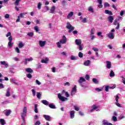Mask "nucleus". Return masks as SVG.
Masks as SVG:
<instances>
[{
    "label": "nucleus",
    "mask_w": 125,
    "mask_h": 125,
    "mask_svg": "<svg viewBox=\"0 0 125 125\" xmlns=\"http://www.w3.org/2000/svg\"><path fill=\"white\" fill-rule=\"evenodd\" d=\"M0 122L1 123V125H5V121H4V119H0Z\"/></svg>",
    "instance_id": "44"
},
{
    "label": "nucleus",
    "mask_w": 125,
    "mask_h": 125,
    "mask_svg": "<svg viewBox=\"0 0 125 125\" xmlns=\"http://www.w3.org/2000/svg\"><path fill=\"white\" fill-rule=\"evenodd\" d=\"M6 37L7 38H8V37H11V32H9L6 35Z\"/></svg>",
    "instance_id": "61"
},
{
    "label": "nucleus",
    "mask_w": 125,
    "mask_h": 125,
    "mask_svg": "<svg viewBox=\"0 0 125 125\" xmlns=\"http://www.w3.org/2000/svg\"><path fill=\"white\" fill-rule=\"evenodd\" d=\"M26 114H27V107L24 106L23 109V112L21 114V119L23 121L25 120V116H26Z\"/></svg>",
    "instance_id": "5"
},
{
    "label": "nucleus",
    "mask_w": 125,
    "mask_h": 125,
    "mask_svg": "<svg viewBox=\"0 0 125 125\" xmlns=\"http://www.w3.org/2000/svg\"><path fill=\"white\" fill-rule=\"evenodd\" d=\"M27 60V62H30L31 61H33V58L31 57L30 58H26Z\"/></svg>",
    "instance_id": "58"
},
{
    "label": "nucleus",
    "mask_w": 125,
    "mask_h": 125,
    "mask_svg": "<svg viewBox=\"0 0 125 125\" xmlns=\"http://www.w3.org/2000/svg\"><path fill=\"white\" fill-rule=\"evenodd\" d=\"M115 104L117 105L118 107H120V108H122V106H121V104L119 103V102H115Z\"/></svg>",
    "instance_id": "60"
},
{
    "label": "nucleus",
    "mask_w": 125,
    "mask_h": 125,
    "mask_svg": "<svg viewBox=\"0 0 125 125\" xmlns=\"http://www.w3.org/2000/svg\"><path fill=\"white\" fill-rule=\"evenodd\" d=\"M66 28L69 30V33H72V32L75 30V27L72 26L71 23H70L69 22H67L66 23Z\"/></svg>",
    "instance_id": "2"
},
{
    "label": "nucleus",
    "mask_w": 125,
    "mask_h": 125,
    "mask_svg": "<svg viewBox=\"0 0 125 125\" xmlns=\"http://www.w3.org/2000/svg\"><path fill=\"white\" fill-rule=\"evenodd\" d=\"M118 21H120V20H118L116 19L113 22L114 25H115V26L117 25V27H116V29L117 30H119V29H120V23L118 22Z\"/></svg>",
    "instance_id": "7"
},
{
    "label": "nucleus",
    "mask_w": 125,
    "mask_h": 125,
    "mask_svg": "<svg viewBox=\"0 0 125 125\" xmlns=\"http://www.w3.org/2000/svg\"><path fill=\"white\" fill-rule=\"evenodd\" d=\"M103 125H113L112 123L108 122L107 120H103Z\"/></svg>",
    "instance_id": "17"
},
{
    "label": "nucleus",
    "mask_w": 125,
    "mask_h": 125,
    "mask_svg": "<svg viewBox=\"0 0 125 125\" xmlns=\"http://www.w3.org/2000/svg\"><path fill=\"white\" fill-rule=\"evenodd\" d=\"M24 45L25 44L22 42H20L18 44L19 48H22Z\"/></svg>",
    "instance_id": "21"
},
{
    "label": "nucleus",
    "mask_w": 125,
    "mask_h": 125,
    "mask_svg": "<svg viewBox=\"0 0 125 125\" xmlns=\"http://www.w3.org/2000/svg\"><path fill=\"white\" fill-rule=\"evenodd\" d=\"M75 43L77 45H80L82 44V40L81 39H76Z\"/></svg>",
    "instance_id": "16"
},
{
    "label": "nucleus",
    "mask_w": 125,
    "mask_h": 125,
    "mask_svg": "<svg viewBox=\"0 0 125 125\" xmlns=\"http://www.w3.org/2000/svg\"><path fill=\"white\" fill-rule=\"evenodd\" d=\"M90 38H91V40L92 41H93V40H94V39H95V36L93 35H90Z\"/></svg>",
    "instance_id": "59"
},
{
    "label": "nucleus",
    "mask_w": 125,
    "mask_h": 125,
    "mask_svg": "<svg viewBox=\"0 0 125 125\" xmlns=\"http://www.w3.org/2000/svg\"><path fill=\"white\" fill-rule=\"evenodd\" d=\"M109 6H110V4L108 2H105L104 3V8L109 7Z\"/></svg>",
    "instance_id": "49"
},
{
    "label": "nucleus",
    "mask_w": 125,
    "mask_h": 125,
    "mask_svg": "<svg viewBox=\"0 0 125 125\" xmlns=\"http://www.w3.org/2000/svg\"><path fill=\"white\" fill-rule=\"evenodd\" d=\"M98 2L99 3V5H98V7L99 8H102L103 7V5H102V0H97Z\"/></svg>",
    "instance_id": "19"
},
{
    "label": "nucleus",
    "mask_w": 125,
    "mask_h": 125,
    "mask_svg": "<svg viewBox=\"0 0 125 125\" xmlns=\"http://www.w3.org/2000/svg\"><path fill=\"white\" fill-rule=\"evenodd\" d=\"M85 79H86L87 81L89 80V75L88 74L85 75Z\"/></svg>",
    "instance_id": "63"
},
{
    "label": "nucleus",
    "mask_w": 125,
    "mask_h": 125,
    "mask_svg": "<svg viewBox=\"0 0 125 125\" xmlns=\"http://www.w3.org/2000/svg\"><path fill=\"white\" fill-rule=\"evenodd\" d=\"M8 40V46H9V47H12L13 46V43L11 42H12V37H9Z\"/></svg>",
    "instance_id": "8"
},
{
    "label": "nucleus",
    "mask_w": 125,
    "mask_h": 125,
    "mask_svg": "<svg viewBox=\"0 0 125 125\" xmlns=\"http://www.w3.org/2000/svg\"><path fill=\"white\" fill-rule=\"evenodd\" d=\"M78 46H79V50L81 51V50H83V45L81 44L80 45H79Z\"/></svg>",
    "instance_id": "40"
},
{
    "label": "nucleus",
    "mask_w": 125,
    "mask_h": 125,
    "mask_svg": "<svg viewBox=\"0 0 125 125\" xmlns=\"http://www.w3.org/2000/svg\"><path fill=\"white\" fill-rule=\"evenodd\" d=\"M21 1V0H16V1H15L14 4L15 5H19V2H20Z\"/></svg>",
    "instance_id": "38"
},
{
    "label": "nucleus",
    "mask_w": 125,
    "mask_h": 125,
    "mask_svg": "<svg viewBox=\"0 0 125 125\" xmlns=\"http://www.w3.org/2000/svg\"><path fill=\"white\" fill-rule=\"evenodd\" d=\"M119 99H120V97H119V95H116L115 98V101L116 102H119Z\"/></svg>",
    "instance_id": "53"
},
{
    "label": "nucleus",
    "mask_w": 125,
    "mask_h": 125,
    "mask_svg": "<svg viewBox=\"0 0 125 125\" xmlns=\"http://www.w3.org/2000/svg\"><path fill=\"white\" fill-rule=\"evenodd\" d=\"M79 83H80L81 86L83 87V83L85 82V79L83 78V77H80L79 80L78 81Z\"/></svg>",
    "instance_id": "6"
},
{
    "label": "nucleus",
    "mask_w": 125,
    "mask_h": 125,
    "mask_svg": "<svg viewBox=\"0 0 125 125\" xmlns=\"http://www.w3.org/2000/svg\"><path fill=\"white\" fill-rule=\"evenodd\" d=\"M73 15H74V12H70L67 16V19H70V18L73 17Z\"/></svg>",
    "instance_id": "25"
},
{
    "label": "nucleus",
    "mask_w": 125,
    "mask_h": 125,
    "mask_svg": "<svg viewBox=\"0 0 125 125\" xmlns=\"http://www.w3.org/2000/svg\"><path fill=\"white\" fill-rule=\"evenodd\" d=\"M104 13L105 14H108V15H113V13L111 11L108 10H104Z\"/></svg>",
    "instance_id": "27"
},
{
    "label": "nucleus",
    "mask_w": 125,
    "mask_h": 125,
    "mask_svg": "<svg viewBox=\"0 0 125 125\" xmlns=\"http://www.w3.org/2000/svg\"><path fill=\"white\" fill-rule=\"evenodd\" d=\"M109 88H110V86L108 85H107L105 87V90L106 92L109 91Z\"/></svg>",
    "instance_id": "55"
},
{
    "label": "nucleus",
    "mask_w": 125,
    "mask_h": 125,
    "mask_svg": "<svg viewBox=\"0 0 125 125\" xmlns=\"http://www.w3.org/2000/svg\"><path fill=\"white\" fill-rule=\"evenodd\" d=\"M39 44L41 47H43L46 44V41H39Z\"/></svg>",
    "instance_id": "9"
},
{
    "label": "nucleus",
    "mask_w": 125,
    "mask_h": 125,
    "mask_svg": "<svg viewBox=\"0 0 125 125\" xmlns=\"http://www.w3.org/2000/svg\"><path fill=\"white\" fill-rule=\"evenodd\" d=\"M78 56L79 57H80V58H83V54L81 52H79L78 54Z\"/></svg>",
    "instance_id": "41"
},
{
    "label": "nucleus",
    "mask_w": 125,
    "mask_h": 125,
    "mask_svg": "<svg viewBox=\"0 0 125 125\" xmlns=\"http://www.w3.org/2000/svg\"><path fill=\"white\" fill-rule=\"evenodd\" d=\"M55 9H56V7L54 5L52 6L50 9V13L54 14L55 13Z\"/></svg>",
    "instance_id": "11"
},
{
    "label": "nucleus",
    "mask_w": 125,
    "mask_h": 125,
    "mask_svg": "<svg viewBox=\"0 0 125 125\" xmlns=\"http://www.w3.org/2000/svg\"><path fill=\"white\" fill-rule=\"evenodd\" d=\"M88 11H90V12L93 13V8H92V7L91 6L89 7Z\"/></svg>",
    "instance_id": "47"
},
{
    "label": "nucleus",
    "mask_w": 125,
    "mask_h": 125,
    "mask_svg": "<svg viewBox=\"0 0 125 125\" xmlns=\"http://www.w3.org/2000/svg\"><path fill=\"white\" fill-rule=\"evenodd\" d=\"M43 117L44 118H45V120H46V121H50V116L43 115Z\"/></svg>",
    "instance_id": "24"
},
{
    "label": "nucleus",
    "mask_w": 125,
    "mask_h": 125,
    "mask_svg": "<svg viewBox=\"0 0 125 125\" xmlns=\"http://www.w3.org/2000/svg\"><path fill=\"white\" fill-rule=\"evenodd\" d=\"M92 49H93V50H94V51H95V52H97L99 50L98 49V48H96V47H93Z\"/></svg>",
    "instance_id": "57"
},
{
    "label": "nucleus",
    "mask_w": 125,
    "mask_h": 125,
    "mask_svg": "<svg viewBox=\"0 0 125 125\" xmlns=\"http://www.w3.org/2000/svg\"><path fill=\"white\" fill-rule=\"evenodd\" d=\"M74 110H75V111H79L80 110V108H79V107L76 105L74 106Z\"/></svg>",
    "instance_id": "56"
},
{
    "label": "nucleus",
    "mask_w": 125,
    "mask_h": 125,
    "mask_svg": "<svg viewBox=\"0 0 125 125\" xmlns=\"http://www.w3.org/2000/svg\"><path fill=\"white\" fill-rule=\"evenodd\" d=\"M115 33V29H113L110 31V33L106 34V36L109 38L111 39V40H113L114 38H115L114 33Z\"/></svg>",
    "instance_id": "4"
},
{
    "label": "nucleus",
    "mask_w": 125,
    "mask_h": 125,
    "mask_svg": "<svg viewBox=\"0 0 125 125\" xmlns=\"http://www.w3.org/2000/svg\"><path fill=\"white\" fill-rule=\"evenodd\" d=\"M15 49V51H16V52H17V53H20V49H19V47H16Z\"/></svg>",
    "instance_id": "46"
},
{
    "label": "nucleus",
    "mask_w": 125,
    "mask_h": 125,
    "mask_svg": "<svg viewBox=\"0 0 125 125\" xmlns=\"http://www.w3.org/2000/svg\"><path fill=\"white\" fill-rule=\"evenodd\" d=\"M26 14H27V13H21L20 17H21V18H24V15H26Z\"/></svg>",
    "instance_id": "48"
},
{
    "label": "nucleus",
    "mask_w": 125,
    "mask_h": 125,
    "mask_svg": "<svg viewBox=\"0 0 125 125\" xmlns=\"http://www.w3.org/2000/svg\"><path fill=\"white\" fill-rule=\"evenodd\" d=\"M76 92H77V85H75L74 87L72 88L71 93V96H73V95H75Z\"/></svg>",
    "instance_id": "10"
},
{
    "label": "nucleus",
    "mask_w": 125,
    "mask_h": 125,
    "mask_svg": "<svg viewBox=\"0 0 125 125\" xmlns=\"http://www.w3.org/2000/svg\"><path fill=\"white\" fill-rule=\"evenodd\" d=\"M27 78H28V79H32V74H31V73H28L27 74V75H26Z\"/></svg>",
    "instance_id": "51"
},
{
    "label": "nucleus",
    "mask_w": 125,
    "mask_h": 125,
    "mask_svg": "<svg viewBox=\"0 0 125 125\" xmlns=\"http://www.w3.org/2000/svg\"><path fill=\"white\" fill-rule=\"evenodd\" d=\"M27 36H28L29 37H33L34 36V32H28L27 33Z\"/></svg>",
    "instance_id": "42"
},
{
    "label": "nucleus",
    "mask_w": 125,
    "mask_h": 125,
    "mask_svg": "<svg viewBox=\"0 0 125 125\" xmlns=\"http://www.w3.org/2000/svg\"><path fill=\"white\" fill-rule=\"evenodd\" d=\"M9 91H10V88H8L7 89V92L6 93V96H7V97H9V96H10V93H9Z\"/></svg>",
    "instance_id": "32"
},
{
    "label": "nucleus",
    "mask_w": 125,
    "mask_h": 125,
    "mask_svg": "<svg viewBox=\"0 0 125 125\" xmlns=\"http://www.w3.org/2000/svg\"><path fill=\"white\" fill-rule=\"evenodd\" d=\"M109 76L111 78H114L115 77V72L113 70H111L110 73H109Z\"/></svg>",
    "instance_id": "30"
},
{
    "label": "nucleus",
    "mask_w": 125,
    "mask_h": 125,
    "mask_svg": "<svg viewBox=\"0 0 125 125\" xmlns=\"http://www.w3.org/2000/svg\"><path fill=\"white\" fill-rule=\"evenodd\" d=\"M58 98L62 102H65V101H68V98L62 96V95L61 93L58 94Z\"/></svg>",
    "instance_id": "3"
},
{
    "label": "nucleus",
    "mask_w": 125,
    "mask_h": 125,
    "mask_svg": "<svg viewBox=\"0 0 125 125\" xmlns=\"http://www.w3.org/2000/svg\"><path fill=\"white\" fill-rule=\"evenodd\" d=\"M108 20L110 23H113V21H114V17L110 16L108 17Z\"/></svg>",
    "instance_id": "23"
},
{
    "label": "nucleus",
    "mask_w": 125,
    "mask_h": 125,
    "mask_svg": "<svg viewBox=\"0 0 125 125\" xmlns=\"http://www.w3.org/2000/svg\"><path fill=\"white\" fill-rule=\"evenodd\" d=\"M23 62L24 63V65H27V64H28V61H27V59H25L24 60Z\"/></svg>",
    "instance_id": "62"
},
{
    "label": "nucleus",
    "mask_w": 125,
    "mask_h": 125,
    "mask_svg": "<svg viewBox=\"0 0 125 125\" xmlns=\"http://www.w3.org/2000/svg\"><path fill=\"white\" fill-rule=\"evenodd\" d=\"M106 67L107 69H111V68H112V63L110 61H106Z\"/></svg>",
    "instance_id": "13"
},
{
    "label": "nucleus",
    "mask_w": 125,
    "mask_h": 125,
    "mask_svg": "<svg viewBox=\"0 0 125 125\" xmlns=\"http://www.w3.org/2000/svg\"><path fill=\"white\" fill-rule=\"evenodd\" d=\"M63 94H65V96H66V97H70V95L69 94L68 92H66L64 90H62V95H63Z\"/></svg>",
    "instance_id": "20"
},
{
    "label": "nucleus",
    "mask_w": 125,
    "mask_h": 125,
    "mask_svg": "<svg viewBox=\"0 0 125 125\" xmlns=\"http://www.w3.org/2000/svg\"><path fill=\"white\" fill-rule=\"evenodd\" d=\"M5 116L8 117L10 114H11V111L10 109H6L4 111Z\"/></svg>",
    "instance_id": "12"
},
{
    "label": "nucleus",
    "mask_w": 125,
    "mask_h": 125,
    "mask_svg": "<svg viewBox=\"0 0 125 125\" xmlns=\"http://www.w3.org/2000/svg\"><path fill=\"white\" fill-rule=\"evenodd\" d=\"M94 34H95V29L92 28L90 31V35H94Z\"/></svg>",
    "instance_id": "33"
},
{
    "label": "nucleus",
    "mask_w": 125,
    "mask_h": 125,
    "mask_svg": "<svg viewBox=\"0 0 125 125\" xmlns=\"http://www.w3.org/2000/svg\"><path fill=\"white\" fill-rule=\"evenodd\" d=\"M0 64H1V65H4L5 67V68H8V64L7 63H6V62L5 61H1L0 62Z\"/></svg>",
    "instance_id": "18"
},
{
    "label": "nucleus",
    "mask_w": 125,
    "mask_h": 125,
    "mask_svg": "<svg viewBox=\"0 0 125 125\" xmlns=\"http://www.w3.org/2000/svg\"><path fill=\"white\" fill-rule=\"evenodd\" d=\"M42 104H44V105H45L46 106L49 105V103L45 100H42Z\"/></svg>",
    "instance_id": "22"
},
{
    "label": "nucleus",
    "mask_w": 125,
    "mask_h": 125,
    "mask_svg": "<svg viewBox=\"0 0 125 125\" xmlns=\"http://www.w3.org/2000/svg\"><path fill=\"white\" fill-rule=\"evenodd\" d=\"M61 3L63 5V6H65L66 5V3H67V1L65 0H63L61 1Z\"/></svg>",
    "instance_id": "36"
},
{
    "label": "nucleus",
    "mask_w": 125,
    "mask_h": 125,
    "mask_svg": "<svg viewBox=\"0 0 125 125\" xmlns=\"http://www.w3.org/2000/svg\"><path fill=\"white\" fill-rule=\"evenodd\" d=\"M42 63H45V64H47V62H48V58H46L44 60H41Z\"/></svg>",
    "instance_id": "28"
},
{
    "label": "nucleus",
    "mask_w": 125,
    "mask_h": 125,
    "mask_svg": "<svg viewBox=\"0 0 125 125\" xmlns=\"http://www.w3.org/2000/svg\"><path fill=\"white\" fill-rule=\"evenodd\" d=\"M95 90H96V91L100 92V91H102V90H103V89H100L99 88H96Z\"/></svg>",
    "instance_id": "52"
},
{
    "label": "nucleus",
    "mask_w": 125,
    "mask_h": 125,
    "mask_svg": "<svg viewBox=\"0 0 125 125\" xmlns=\"http://www.w3.org/2000/svg\"><path fill=\"white\" fill-rule=\"evenodd\" d=\"M9 18H10V15H9V14H5V15H4V18H5V19H9Z\"/></svg>",
    "instance_id": "50"
},
{
    "label": "nucleus",
    "mask_w": 125,
    "mask_h": 125,
    "mask_svg": "<svg viewBox=\"0 0 125 125\" xmlns=\"http://www.w3.org/2000/svg\"><path fill=\"white\" fill-rule=\"evenodd\" d=\"M71 60H77L78 59V58L77 57H75V56H71L70 57Z\"/></svg>",
    "instance_id": "43"
},
{
    "label": "nucleus",
    "mask_w": 125,
    "mask_h": 125,
    "mask_svg": "<svg viewBox=\"0 0 125 125\" xmlns=\"http://www.w3.org/2000/svg\"><path fill=\"white\" fill-rule=\"evenodd\" d=\"M11 83H15V84H16V85H19V83H16V80L14 79H11L10 80Z\"/></svg>",
    "instance_id": "26"
},
{
    "label": "nucleus",
    "mask_w": 125,
    "mask_h": 125,
    "mask_svg": "<svg viewBox=\"0 0 125 125\" xmlns=\"http://www.w3.org/2000/svg\"><path fill=\"white\" fill-rule=\"evenodd\" d=\"M112 121H113V122H117V121H118V119L117 118V117L113 116L112 118Z\"/></svg>",
    "instance_id": "45"
},
{
    "label": "nucleus",
    "mask_w": 125,
    "mask_h": 125,
    "mask_svg": "<svg viewBox=\"0 0 125 125\" xmlns=\"http://www.w3.org/2000/svg\"><path fill=\"white\" fill-rule=\"evenodd\" d=\"M92 82L94 83L98 84L99 83V81L97 80L96 78H93Z\"/></svg>",
    "instance_id": "34"
},
{
    "label": "nucleus",
    "mask_w": 125,
    "mask_h": 125,
    "mask_svg": "<svg viewBox=\"0 0 125 125\" xmlns=\"http://www.w3.org/2000/svg\"><path fill=\"white\" fill-rule=\"evenodd\" d=\"M49 105V107L50 108H51V109H56V106H55V105L53 104H48Z\"/></svg>",
    "instance_id": "35"
},
{
    "label": "nucleus",
    "mask_w": 125,
    "mask_h": 125,
    "mask_svg": "<svg viewBox=\"0 0 125 125\" xmlns=\"http://www.w3.org/2000/svg\"><path fill=\"white\" fill-rule=\"evenodd\" d=\"M25 70L26 73H29V74H32L34 73V71H33V69H32L31 68H25Z\"/></svg>",
    "instance_id": "15"
},
{
    "label": "nucleus",
    "mask_w": 125,
    "mask_h": 125,
    "mask_svg": "<svg viewBox=\"0 0 125 125\" xmlns=\"http://www.w3.org/2000/svg\"><path fill=\"white\" fill-rule=\"evenodd\" d=\"M35 125H41V122H40L39 121H37L35 124Z\"/></svg>",
    "instance_id": "64"
},
{
    "label": "nucleus",
    "mask_w": 125,
    "mask_h": 125,
    "mask_svg": "<svg viewBox=\"0 0 125 125\" xmlns=\"http://www.w3.org/2000/svg\"><path fill=\"white\" fill-rule=\"evenodd\" d=\"M36 84H38V85H41L42 84V83H41L39 80H37L36 81Z\"/></svg>",
    "instance_id": "54"
},
{
    "label": "nucleus",
    "mask_w": 125,
    "mask_h": 125,
    "mask_svg": "<svg viewBox=\"0 0 125 125\" xmlns=\"http://www.w3.org/2000/svg\"><path fill=\"white\" fill-rule=\"evenodd\" d=\"M42 96V94L40 92H38L37 93V97L38 99H41V97Z\"/></svg>",
    "instance_id": "37"
},
{
    "label": "nucleus",
    "mask_w": 125,
    "mask_h": 125,
    "mask_svg": "<svg viewBox=\"0 0 125 125\" xmlns=\"http://www.w3.org/2000/svg\"><path fill=\"white\" fill-rule=\"evenodd\" d=\"M34 30L36 32V33H39L40 31V29L39 28V26H36L34 27Z\"/></svg>",
    "instance_id": "39"
},
{
    "label": "nucleus",
    "mask_w": 125,
    "mask_h": 125,
    "mask_svg": "<svg viewBox=\"0 0 125 125\" xmlns=\"http://www.w3.org/2000/svg\"><path fill=\"white\" fill-rule=\"evenodd\" d=\"M34 112H35V113H36V114H38V113H39V110H38V104H35Z\"/></svg>",
    "instance_id": "29"
},
{
    "label": "nucleus",
    "mask_w": 125,
    "mask_h": 125,
    "mask_svg": "<svg viewBox=\"0 0 125 125\" xmlns=\"http://www.w3.org/2000/svg\"><path fill=\"white\" fill-rule=\"evenodd\" d=\"M69 113H70V118L71 119H74V118H75V110L70 111Z\"/></svg>",
    "instance_id": "14"
},
{
    "label": "nucleus",
    "mask_w": 125,
    "mask_h": 125,
    "mask_svg": "<svg viewBox=\"0 0 125 125\" xmlns=\"http://www.w3.org/2000/svg\"><path fill=\"white\" fill-rule=\"evenodd\" d=\"M67 42V38H66V36L63 35L62 37V39L60 41V42H57V45L59 48H61L62 46H61V43L64 44Z\"/></svg>",
    "instance_id": "1"
},
{
    "label": "nucleus",
    "mask_w": 125,
    "mask_h": 125,
    "mask_svg": "<svg viewBox=\"0 0 125 125\" xmlns=\"http://www.w3.org/2000/svg\"><path fill=\"white\" fill-rule=\"evenodd\" d=\"M89 64H90V61L87 60L84 62V65L85 66H89Z\"/></svg>",
    "instance_id": "31"
}]
</instances>
